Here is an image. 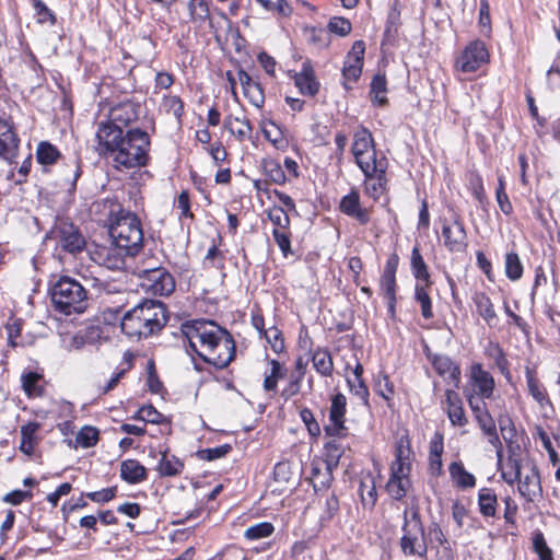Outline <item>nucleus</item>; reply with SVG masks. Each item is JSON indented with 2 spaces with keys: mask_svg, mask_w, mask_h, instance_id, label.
Wrapping results in <instances>:
<instances>
[{
  "mask_svg": "<svg viewBox=\"0 0 560 560\" xmlns=\"http://www.w3.org/2000/svg\"><path fill=\"white\" fill-rule=\"evenodd\" d=\"M501 477L510 486L518 481L521 477L520 460L515 458H509L505 469L501 470Z\"/></svg>",
  "mask_w": 560,
  "mask_h": 560,
  "instance_id": "obj_55",
  "label": "nucleus"
},
{
  "mask_svg": "<svg viewBox=\"0 0 560 560\" xmlns=\"http://www.w3.org/2000/svg\"><path fill=\"white\" fill-rule=\"evenodd\" d=\"M331 440L325 443L324 446V458L320 459L324 462L327 467L337 468L339 465V460L345 452V446L337 439L338 436H330Z\"/></svg>",
  "mask_w": 560,
  "mask_h": 560,
  "instance_id": "obj_34",
  "label": "nucleus"
},
{
  "mask_svg": "<svg viewBox=\"0 0 560 560\" xmlns=\"http://www.w3.org/2000/svg\"><path fill=\"white\" fill-rule=\"evenodd\" d=\"M327 28L328 33L330 32L339 36H346L351 32L352 26L348 19L335 16L328 22Z\"/></svg>",
  "mask_w": 560,
  "mask_h": 560,
  "instance_id": "obj_60",
  "label": "nucleus"
},
{
  "mask_svg": "<svg viewBox=\"0 0 560 560\" xmlns=\"http://www.w3.org/2000/svg\"><path fill=\"white\" fill-rule=\"evenodd\" d=\"M270 365V374L266 375L264 380V389L267 392H275L277 389L278 381L285 376L287 370L277 360H271Z\"/></svg>",
  "mask_w": 560,
  "mask_h": 560,
  "instance_id": "obj_45",
  "label": "nucleus"
},
{
  "mask_svg": "<svg viewBox=\"0 0 560 560\" xmlns=\"http://www.w3.org/2000/svg\"><path fill=\"white\" fill-rule=\"evenodd\" d=\"M489 61V52L481 40L469 43L462 54L456 58L457 70L469 73L477 71L482 65Z\"/></svg>",
  "mask_w": 560,
  "mask_h": 560,
  "instance_id": "obj_10",
  "label": "nucleus"
},
{
  "mask_svg": "<svg viewBox=\"0 0 560 560\" xmlns=\"http://www.w3.org/2000/svg\"><path fill=\"white\" fill-rule=\"evenodd\" d=\"M261 336L266 338L267 342L276 353H280L284 349L282 332L277 327L272 326L267 328Z\"/></svg>",
  "mask_w": 560,
  "mask_h": 560,
  "instance_id": "obj_58",
  "label": "nucleus"
},
{
  "mask_svg": "<svg viewBox=\"0 0 560 560\" xmlns=\"http://www.w3.org/2000/svg\"><path fill=\"white\" fill-rule=\"evenodd\" d=\"M81 176V166L78 160H72L65 166L63 182L68 190H73L78 178Z\"/></svg>",
  "mask_w": 560,
  "mask_h": 560,
  "instance_id": "obj_54",
  "label": "nucleus"
},
{
  "mask_svg": "<svg viewBox=\"0 0 560 560\" xmlns=\"http://www.w3.org/2000/svg\"><path fill=\"white\" fill-rule=\"evenodd\" d=\"M120 477L135 485L147 479V469L136 459H126L120 465Z\"/></svg>",
  "mask_w": 560,
  "mask_h": 560,
  "instance_id": "obj_29",
  "label": "nucleus"
},
{
  "mask_svg": "<svg viewBox=\"0 0 560 560\" xmlns=\"http://www.w3.org/2000/svg\"><path fill=\"white\" fill-rule=\"evenodd\" d=\"M456 389L457 388H447L445 390V410L453 425L464 427L467 423V418L462 399Z\"/></svg>",
  "mask_w": 560,
  "mask_h": 560,
  "instance_id": "obj_22",
  "label": "nucleus"
},
{
  "mask_svg": "<svg viewBox=\"0 0 560 560\" xmlns=\"http://www.w3.org/2000/svg\"><path fill=\"white\" fill-rule=\"evenodd\" d=\"M142 278V287L154 295L166 296L175 289L173 276L163 268H151L139 270Z\"/></svg>",
  "mask_w": 560,
  "mask_h": 560,
  "instance_id": "obj_11",
  "label": "nucleus"
},
{
  "mask_svg": "<svg viewBox=\"0 0 560 560\" xmlns=\"http://www.w3.org/2000/svg\"><path fill=\"white\" fill-rule=\"evenodd\" d=\"M364 51V42L357 40L354 42L352 49L347 55L342 69V75L345 79L343 85L347 90L351 89L350 84L354 83L362 73Z\"/></svg>",
  "mask_w": 560,
  "mask_h": 560,
  "instance_id": "obj_12",
  "label": "nucleus"
},
{
  "mask_svg": "<svg viewBox=\"0 0 560 560\" xmlns=\"http://www.w3.org/2000/svg\"><path fill=\"white\" fill-rule=\"evenodd\" d=\"M517 482L520 494L528 502H534L537 497L541 495L540 476L536 466H532L529 471L524 477L521 476Z\"/></svg>",
  "mask_w": 560,
  "mask_h": 560,
  "instance_id": "obj_21",
  "label": "nucleus"
},
{
  "mask_svg": "<svg viewBox=\"0 0 560 560\" xmlns=\"http://www.w3.org/2000/svg\"><path fill=\"white\" fill-rule=\"evenodd\" d=\"M166 323L164 304L160 301L144 300L122 316L120 327L128 337L141 339L159 332Z\"/></svg>",
  "mask_w": 560,
  "mask_h": 560,
  "instance_id": "obj_2",
  "label": "nucleus"
},
{
  "mask_svg": "<svg viewBox=\"0 0 560 560\" xmlns=\"http://www.w3.org/2000/svg\"><path fill=\"white\" fill-rule=\"evenodd\" d=\"M272 236L284 257H288L289 255L292 254L291 233L289 229H273Z\"/></svg>",
  "mask_w": 560,
  "mask_h": 560,
  "instance_id": "obj_56",
  "label": "nucleus"
},
{
  "mask_svg": "<svg viewBox=\"0 0 560 560\" xmlns=\"http://www.w3.org/2000/svg\"><path fill=\"white\" fill-rule=\"evenodd\" d=\"M467 401L483 433L497 429L495 421L489 413L486 401L475 395H467Z\"/></svg>",
  "mask_w": 560,
  "mask_h": 560,
  "instance_id": "obj_23",
  "label": "nucleus"
},
{
  "mask_svg": "<svg viewBox=\"0 0 560 560\" xmlns=\"http://www.w3.org/2000/svg\"><path fill=\"white\" fill-rule=\"evenodd\" d=\"M304 34L314 45L319 47H327L329 45V33L323 27L307 26L304 28Z\"/></svg>",
  "mask_w": 560,
  "mask_h": 560,
  "instance_id": "obj_53",
  "label": "nucleus"
},
{
  "mask_svg": "<svg viewBox=\"0 0 560 560\" xmlns=\"http://www.w3.org/2000/svg\"><path fill=\"white\" fill-rule=\"evenodd\" d=\"M268 218L275 225V229H289L290 218L288 213L280 207H273L268 211Z\"/></svg>",
  "mask_w": 560,
  "mask_h": 560,
  "instance_id": "obj_59",
  "label": "nucleus"
},
{
  "mask_svg": "<svg viewBox=\"0 0 560 560\" xmlns=\"http://www.w3.org/2000/svg\"><path fill=\"white\" fill-rule=\"evenodd\" d=\"M295 85L304 95L314 96L319 89V83L316 81L314 70L308 61L304 62L302 70L294 77Z\"/></svg>",
  "mask_w": 560,
  "mask_h": 560,
  "instance_id": "obj_27",
  "label": "nucleus"
},
{
  "mask_svg": "<svg viewBox=\"0 0 560 560\" xmlns=\"http://www.w3.org/2000/svg\"><path fill=\"white\" fill-rule=\"evenodd\" d=\"M351 151L362 173L376 170L380 158L376 154L372 133L366 128H360L354 132Z\"/></svg>",
  "mask_w": 560,
  "mask_h": 560,
  "instance_id": "obj_7",
  "label": "nucleus"
},
{
  "mask_svg": "<svg viewBox=\"0 0 560 560\" xmlns=\"http://www.w3.org/2000/svg\"><path fill=\"white\" fill-rule=\"evenodd\" d=\"M49 294L55 310L67 316L83 314L89 307L88 290L72 277H59L50 284Z\"/></svg>",
  "mask_w": 560,
  "mask_h": 560,
  "instance_id": "obj_3",
  "label": "nucleus"
},
{
  "mask_svg": "<svg viewBox=\"0 0 560 560\" xmlns=\"http://www.w3.org/2000/svg\"><path fill=\"white\" fill-rule=\"evenodd\" d=\"M223 126L240 142L252 138L253 126L245 115H229L225 117Z\"/></svg>",
  "mask_w": 560,
  "mask_h": 560,
  "instance_id": "obj_24",
  "label": "nucleus"
},
{
  "mask_svg": "<svg viewBox=\"0 0 560 560\" xmlns=\"http://www.w3.org/2000/svg\"><path fill=\"white\" fill-rule=\"evenodd\" d=\"M20 139L12 124L0 119V158L14 163L19 152Z\"/></svg>",
  "mask_w": 560,
  "mask_h": 560,
  "instance_id": "obj_17",
  "label": "nucleus"
},
{
  "mask_svg": "<svg viewBox=\"0 0 560 560\" xmlns=\"http://www.w3.org/2000/svg\"><path fill=\"white\" fill-rule=\"evenodd\" d=\"M388 167V162L385 156H381L377 167L375 171H371L369 173H363L365 176L364 180V191L368 196L377 200L386 190V171Z\"/></svg>",
  "mask_w": 560,
  "mask_h": 560,
  "instance_id": "obj_16",
  "label": "nucleus"
},
{
  "mask_svg": "<svg viewBox=\"0 0 560 560\" xmlns=\"http://www.w3.org/2000/svg\"><path fill=\"white\" fill-rule=\"evenodd\" d=\"M124 138L125 133L120 126L113 125L107 120L101 121L95 131L97 142L95 150L101 156L112 159Z\"/></svg>",
  "mask_w": 560,
  "mask_h": 560,
  "instance_id": "obj_8",
  "label": "nucleus"
},
{
  "mask_svg": "<svg viewBox=\"0 0 560 560\" xmlns=\"http://www.w3.org/2000/svg\"><path fill=\"white\" fill-rule=\"evenodd\" d=\"M431 281L417 283L415 288V299L421 306V314L425 319L433 317L432 302L429 295Z\"/></svg>",
  "mask_w": 560,
  "mask_h": 560,
  "instance_id": "obj_36",
  "label": "nucleus"
},
{
  "mask_svg": "<svg viewBox=\"0 0 560 560\" xmlns=\"http://www.w3.org/2000/svg\"><path fill=\"white\" fill-rule=\"evenodd\" d=\"M275 530V527L269 522H261L256 525L249 526L245 533L244 537L248 540H258L261 538L269 537Z\"/></svg>",
  "mask_w": 560,
  "mask_h": 560,
  "instance_id": "obj_50",
  "label": "nucleus"
},
{
  "mask_svg": "<svg viewBox=\"0 0 560 560\" xmlns=\"http://www.w3.org/2000/svg\"><path fill=\"white\" fill-rule=\"evenodd\" d=\"M505 275L512 280H518L523 275V265L516 253H508L505 256Z\"/></svg>",
  "mask_w": 560,
  "mask_h": 560,
  "instance_id": "obj_49",
  "label": "nucleus"
},
{
  "mask_svg": "<svg viewBox=\"0 0 560 560\" xmlns=\"http://www.w3.org/2000/svg\"><path fill=\"white\" fill-rule=\"evenodd\" d=\"M358 492L363 508L372 510L377 501V491L374 478L372 476H366L361 479Z\"/></svg>",
  "mask_w": 560,
  "mask_h": 560,
  "instance_id": "obj_32",
  "label": "nucleus"
},
{
  "mask_svg": "<svg viewBox=\"0 0 560 560\" xmlns=\"http://www.w3.org/2000/svg\"><path fill=\"white\" fill-rule=\"evenodd\" d=\"M149 148L150 139L145 131L138 128L128 130L112 156L114 167L121 171L145 166Z\"/></svg>",
  "mask_w": 560,
  "mask_h": 560,
  "instance_id": "obj_4",
  "label": "nucleus"
},
{
  "mask_svg": "<svg viewBox=\"0 0 560 560\" xmlns=\"http://www.w3.org/2000/svg\"><path fill=\"white\" fill-rule=\"evenodd\" d=\"M335 468L327 467L320 459H314L311 465V482L315 491L327 489L334 477L332 471Z\"/></svg>",
  "mask_w": 560,
  "mask_h": 560,
  "instance_id": "obj_26",
  "label": "nucleus"
},
{
  "mask_svg": "<svg viewBox=\"0 0 560 560\" xmlns=\"http://www.w3.org/2000/svg\"><path fill=\"white\" fill-rule=\"evenodd\" d=\"M339 209L342 213L355 219L362 225L368 224L370 221V211L361 207L360 195L355 189H352L341 198Z\"/></svg>",
  "mask_w": 560,
  "mask_h": 560,
  "instance_id": "obj_19",
  "label": "nucleus"
},
{
  "mask_svg": "<svg viewBox=\"0 0 560 560\" xmlns=\"http://www.w3.org/2000/svg\"><path fill=\"white\" fill-rule=\"evenodd\" d=\"M187 8L190 20L195 23H203L210 19L208 0H189Z\"/></svg>",
  "mask_w": 560,
  "mask_h": 560,
  "instance_id": "obj_42",
  "label": "nucleus"
},
{
  "mask_svg": "<svg viewBox=\"0 0 560 560\" xmlns=\"http://www.w3.org/2000/svg\"><path fill=\"white\" fill-rule=\"evenodd\" d=\"M98 256L102 258L101 264L108 269H121L125 267L124 249L118 248L116 245L109 248L103 249Z\"/></svg>",
  "mask_w": 560,
  "mask_h": 560,
  "instance_id": "obj_35",
  "label": "nucleus"
},
{
  "mask_svg": "<svg viewBox=\"0 0 560 560\" xmlns=\"http://www.w3.org/2000/svg\"><path fill=\"white\" fill-rule=\"evenodd\" d=\"M411 269L413 276L418 280L422 282L430 281V273L428 271L427 264L424 262V259L418 246H415L411 252Z\"/></svg>",
  "mask_w": 560,
  "mask_h": 560,
  "instance_id": "obj_44",
  "label": "nucleus"
},
{
  "mask_svg": "<svg viewBox=\"0 0 560 560\" xmlns=\"http://www.w3.org/2000/svg\"><path fill=\"white\" fill-rule=\"evenodd\" d=\"M161 107L165 113L173 115L177 122L180 124L184 114V103L179 96H164Z\"/></svg>",
  "mask_w": 560,
  "mask_h": 560,
  "instance_id": "obj_47",
  "label": "nucleus"
},
{
  "mask_svg": "<svg viewBox=\"0 0 560 560\" xmlns=\"http://www.w3.org/2000/svg\"><path fill=\"white\" fill-rule=\"evenodd\" d=\"M431 364L435 372L442 376L453 388H458L460 383L459 366L445 354L429 355Z\"/></svg>",
  "mask_w": 560,
  "mask_h": 560,
  "instance_id": "obj_18",
  "label": "nucleus"
},
{
  "mask_svg": "<svg viewBox=\"0 0 560 560\" xmlns=\"http://www.w3.org/2000/svg\"><path fill=\"white\" fill-rule=\"evenodd\" d=\"M135 418L154 424L163 423L165 421V417L151 405L140 408Z\"/></svg>",
  "mask_w": 560,
  "mask_h": 560,
  "instance_id": "obj_61",
  "label": "nucleus"
},
{
  "mask_svg": "<svg viewBox=\"0 0 560 560\" xmlns=\"http://www.w3.org/2000/svg\"><path fill=\"white\" fill-rule=\"evenodd\" d=\"M472 301L476 305L477 313L482 317L486 324L489 327H495L499 322V317L490 298L483 292H477L475 293Z\"/></svg>",
  "mask_w": 560,
  "mask_h": 560,
  "instance_id": "obj_28",
  "label": "nucleus"
},
{
  "mask_svg": "<svg viewBox=\"0 0 560 560\" xmlns=\"http://www.w3.org/2000/svg\"><path fill=\"white\" fill-rule=\"evenodd\" d=\"M402 536L399 539V547L402 555L405 557L417 556L419 558H425L428 553V542L418 504L406 506L402 512Z\"/></svg>",
  "mask_w": 560,
  "mask_h": 560,
  "instance_id": "obj_6",
  "label": "nucleus"
},
{
  "mask_svg": "<svg viewBox=\"0 0 560 560\" xmlns=\"http://www.w3.org/2000/svg\"><path fill=\"white\" fill-rule=\"evenodd\" d=\"M347 383L350 387L351 393L362 401L364 406H369V388L363 380H351L348 378Z\"/></svg>",
  "mask_w": 560,
  "mask_h": 560,
  "instance_id": "obj_62",
  "label": "nucleus"
},
{
  "mask_svg": "<svg viewBox=\"0 0 560 560\" xmlns=\"http://www.w3.org/2000/svg\"><path fill=\"white\" fill-rule=\"evenodd\" d=\"M38 430L39 424L37 422H28L21 428L20 450L23 453L31 455L34 452L36 445V433Z\"/></svg>",
  "mask_w": 560,
  "mask_h": 560,
  "instance_id": "obj_37",
  "label": "nucleus"
},
{
  "mask_svg": "<svg viewBox=\"0 0 560 560\" xmlns=\"http://www.w3.org/2000/svg\"><path fill=\"white\" fill-rule=\"evenodd\" d=\"M267 176L276 184H283L285 182V174L281 165L271 160L267 161L264 165Z\"/></svg>",
  "mask_w": 560,
  "mask_h": 560,
  "instance_id": "obj_63",
  "label": "nucleus"
},
{
  "mask_svg": "<svg viewBox=\"0 0 560 560\" xmlns=\"http://www.w3.org/2000/svg\"><path fill=\"white\" fill-rule=\"evenodd\" d=\"M42 376L35 372H30L22 376V386L27 396L38 397L43 394V387L38 385Z\"/></svg>",
  "mask_w": 560,
  "mask_h": 560,
  "instance_id": "obj_51",
  "label": "nucleus"
},
{
  "mask_svg": "<svg viewBox=\"0 0 560 560\" xmlns=\"http://www.w3.org/2000/svg\"><path fill=\"white\" fill-rule=\"evenodd\" d=\"M444 245L450 252H464L467 247V234L464 223L458 215H454L452 222H444L442 226Z\"/></svg>",
  "mask_w": 560,
  "mask_h": 560,
  "instance_id": "obj_14",
  "label": "nucleus"
},
{
  "mask_svg": "<svg viewBox=\"0 0 560 560\" xmlns=\"http://www.w3.org/2000/svg\"><path fill=\"white\" fill-rule=\"evenodd\" d=\"M451 479L456 487L465 490L476 486V477L466 470L462 462H453L448 466Z\"/></svg>",
  "mask_w": 560,
  "mask_h": 560,
  "instance_id": "obj_30",
  "label": "nucleus"
},
{
  "mask_svg": "<svg viewBox=\"0 0 560 560\" xmlns=\"http://www.w3.org/2000/svg\"><path fill=\"white\" fill-rule=\"evenodd\" d=\"M232 450L231 445L223 444L212 448H206L198 452V456L203 460H214L224 457Z\"/></svg>",
  "mask_w": 560,
  "mask_h": 560,
  "instance_id": "obj_64",
  "label": "nucleus"
},
{
  "mask_svg": "<svg viewBox=\"0 0 560 560\" xmlns=\"http://www.w3.org/2000/svg\"><path fill=\"white\" fill-rule=\"evenodd\" d=\"M395 465L412 466V450L410 446V440L408 436H400L396 444L395 460L392 463Z\"/></svg>",
  "mask_w": 560,
  "mask_h": 560,
  "instance_id": "obj_38",
  "label": "nucleus"
},
{
  "mask_svg": "<svg viewBox=\"0 0 560 560\" xmlns=\"http://www.w3.org/2000/svg\"><path fill=\"white\" fill-rule=\"evenodd\" d=\"M312 363L314 369L322 376L329 377L334 372V362L327 349L318 348L313 352Z\"/></svg>",
  "mask_w": 560,
  "mask_h": 560,
  "instance_id": "obj_33",
  "label": "nucleus"
},
{
  "mask_svg": "<svg viewBox=\"0 0 560 560\" xmlns=\"http://www.w3.org/2000/svg\"><path fill=\"white\" fill-rule=\"evenodd\" d=\"M478 508L483 517H494L497 515L498 497L493 489L487 487L479 489Z\"/></svg>",
  "mask_w": 560,
  "mask_h": 560,
  "instance_id": "obj_31",
  "label": "nucleus"
},
{
  "mask_svg": "<svg viewBox=\"0 0 560 560\" xmlns=\"http://www.w3.org/2000/svg\"><path fill=\"white\" fill-rule=\"evenodd\" d=\"M238 81L243 88L245 97L256 107H261L265 102V95L261 85L254 81L252 77L243 69L237 72Z\"/></svg>",
  "mask_w": 560,
  "mask_h": 560,
  "instance_id": "obj_25",
  "label": "nucleus"
},
{
  "mask_svg": "<svg viewBox=\"0 0 560 560\" xmlns=\"http://www.w3.org/2000/svg\"><path fill=\"white\" fill-rule=\"evenodd\" d=\"M60 152L49 142L43 141L38 144L36 150L37 162L44 166H49L59 159Z\"/></svg>",
  "mask_w": 560,
  "mask_h": 560,
  "instance_id": "obj_43",
  "label": "nucleus"
},
{
  "mask_svg": "<svg viewBox=\"0 0 560 560\" xmlns=\"http://www.w3.org/2000/svg\"><path fill=\"white\" fill-rule=\"evenodd\" d=\"M469 383L472 386V393L479 399H489L494 392V378L483 369L481 363H474L469 371Z\"/></svg>",
  "mask_w": 560,
  "mask_h": 560,
  "instance_id": "obj_13",
  "label": "nucleus"
},
{
  "mask_svg": "<svg viewBox=\"0 0 560 560\" xmlns=\"http://www.w3.org/2000/svg\"><path fill=\"white\" fill-rule=\"evenodd\" d=\"M184 464L174 455L162 453L158 470L161 476H176L182 472Z\"/></svg>",
  "mask_w": 560,
  "mask_h": 560,
  "instance_id": "obj_40",
  "label": "nucleus"
},
{
  "mask_svg": "<svg viewBox=\"0 0 560 560\" xmlns=\"http://www.w3.org/2000/svg\"><path fill=\"white\" fill-rule=\"evenodd\" d=\"M32 2L38 23H49L51 25L56 23V15L42 0H32Z\"/></svg>",
  "mask_w": 560,
  "mask_h": 560,
  "instance_id": "obj_57",
  "label": "nucleus"
},
{
  "mask_svg": "<svg viewBox=\"0 0 560 560\" xmlns=\"http://www.w3.org/2000/svg\"><path fill=\"white\" fill-rule=\"evenodd\" d=\"M347 398L343 394L338 393L332 396L329 409V423L325 425V433L329 436H342L346 431L345 415H346Z\"/></svg>",
  "mask_w": 560,
  "mask_h": 560,
  "instance_id": "obj_15",
  "label": "nucleus"
},
{
  "mask_svg": "<svg viewBox=\"0 0 560 560\" xmlns=\"http://www.w3.org/2000/svg\"><path fill=\"white\" fill-rule=\"evenodd\" d=\"M139 108V105L130 101L116 104L110 108L107 121L121 128L126 127L137 120Z\"/></svg>",
  "mask_w": 560,
  "mask_h": 560,
  "instance_id": "obj_20",
  "label": "nucleus"
},
{
  "mask_svg": "<svg viewBox=\"0 0 560 560\" xmlns=\"http://www.w3.org/2000/svg\"><path fill=\"white\" fill-rule=\"evenodd\" d=\"M57 245L70 254L81 253L86 245L85 237L73 223L61 221L52 230Z\"/></svg>",
  "mask_w": 560,
  "mask_h": 560,
  "instance_id": "obj_9",
  "label": "nucleus"
},
{
  "mask_svg": "<svg viewBox=\"0 0 560 560\" xmlns=\"http://www.w3.org/2000/svg\"><path fill=\"white\" fill-rule=\"evenodd\" d=\"M411 487L410 478H392L386 483V491L392 499L402 500Z\"/></svg>",
  "mask_w": 560,
  "mask_h": 560,
  "instance_id": "obj_39",
  "label": "nucleus"
},
{
  "mask_svg": "<svg viewBox=\"0 0 560 560\" xmlns=\"http://www.w3.org/2000/svg\"><path fill=\"white\" fill-rule=\"evenodd\" d=\"M104 338L103 329L100 326L91 325L85 328L84 334L81 337L75 336L73 338V345L79 348L84 342L95 343Z\"/></svg>",
  "mask_w": 560,
  "mask_h": 560,
  "instance_id": "obj_52",
  "label": "nucleus"
},
{
  "mask_svg": "<svg viewBox=\"0 0 560 560\" xmlns=\"http://www.w3.org/2000/svg\"><path fill=\"white\" fill-rule=\"evenodd\" d=\"M386 78L384 74H375L371 82L370 95L373 103L380 106L387 104L386 97Z\"/></svg>",
  "mask_w": 560,
  "mask_h": 560,
  "instance_id": "obj_41",
  "label": "nucleus"
},
{
  "mask_svg": "<svg viewBox=\"0 0 560 560\" xmlns=\"http://www.w3.org/2000/svg\"><path fill=\"white\" fill-rule=\"evenodd\" d=\"M109 235L114 245L124 249L128 256H135L143 245V231L138 217L129 211L120 210L109 225Z\"/></svg>",
  "mask_w": 560,
  "mask_h": 560,
  "instance_id": "obj_5",
  "label": "nucleus"
},
{
  "mask_svg": "<svg viewBox=\"0 0 560 560\" xmlns=\"http://www.w3.org/2000/svg\"><path fill=\"white\" fill-rule=\"evenodd\" d=\"M486 354L493 359L495 365L503 375H509V361L499 343L490 342L486 349Z\"/></svg>",
  "mask_w": 560,
  "mask_h": 560,
  "instance_id": "obj_46",
  "label": "nucleus"
},
{
  "mask_svg": "<svg viewBox=\"0 0 560 560\" xmlns=\"http://www.w3.org/2000/svg\"><path fill=\"white\" fill-rule=\"evenodd\" d=\"M189 348L217 369L226 368L235 357L231 334L212 320H194L182 326Z\"/></svg>",
  "mask_w": 560,
  "mask_h": 560,
  "instance_id": "obj_1",
  "label": "nucleus"
},
{
  "mask_svg": "<svg viewBox=\"0 0 560 560\" xmlns=\"http://www.w3.org/2000/svg\"><path fill=\"white\" fill-rule=\"evenodd\" d=\"M533 550L539 560H553L552 550L547 545L544 534L540 530L533 533Z\"/></svg>",
  "mask_w": 560,
  "mask_h": 560,
  "instance_id": "obj_48",
  "label": "nucleus"
}]
</instances>
